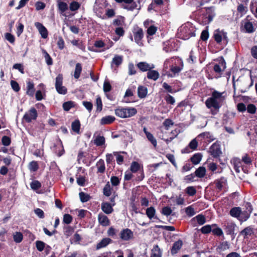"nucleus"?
<instances>
[{
  "instance_id": "f257e3e1",
  "label": "nucleus",
  "mask_w": 257,
  "mask_h": 257,
  "mask_svg": "<svg viewBox=\"0 0 257 257\" xmlns=\"http://www.w3.org/2000/svg\"><path fill=\"white\" fill-rule=\"evenodd\" d=\"M183 62L181 59L177 57H173L166 59L164 63L163 70L166 72L163 75L170 77L178 76L183 70Z\"/></svg>"
},
{
  "instance_id": "f03ea898",
  "label": "nucleus",
  "mask_w": 257,
  "mask_h": 257,
  "mask_svg": "<svg viewBox=\"0 0 257 257\" xmlns=\"http://www.w3.org/2000/svg\"><path fill=\"white\" fill-rule=\"evenodd\" d=\"M223 93L214 90L212 92L211 96L205 101L206 106L210 109L211 113L213 115L216 114L223 105L225 100V97L223 96Z\"/></svg>"
},
{
  "instance_id": "7ed1b4c3",
  "label": "nucleus",
  "mask_w": 257,
  "mask_h": 257,
  "mask_svg": "<svg viewBox=\"0 0 257 257\" xmlns=\"http://www.w3.org/2000/svg\"><path fill=\"white\" fill-rule=\"evenodd\" d=\"M195 28L190 23L182 25L178 30V35L182 39L188 40L195 36Z\"/></svg>"
},
{
  "instance_id": "20e7f679",
  "label": "nucleus",
  "mask_w": 257,
  "mask_h": 257,
  "mask_svg": "<svg viewBox=\"0 0 257 257\" xmlns=\"http://www.w3.org/2000/svg\"><path fill=\"white\" fill-rule=\"evenodd\" d=\"M137 113L135 108L118 107L115 109V115L121 118L130 117Z\"/></svg>"
},
{
  "instance_id": "39448f33",
  "label": "nucleus",
  "mask_w": 257,
  "mask_h": 257,
  "mask_svg": "<svg viewBox=\"0 0 257 257\" xmlns=\"http://www.w3.org/2000/svg\"><path fill=\"white\" fill-rule=\"evenodd\" d=\"M215 42L218 44L226 45L228 43L227 33L222 30H216L213 33Z\"/></svg>"
},
{
  "instance_id": "423d86ee",
  "label": "nucleus",
  "mask_w": 257,
  "mask_h": 257,
  "mask_svg": "<svg viewBox=\"0 0 257 257\" xmlns=\"http://www.w3.org/2000/svg\"><path fill=\"white\" fill-rule=\"evenodd\" d=\"M63 76L62 74H59L55 79V86L57 92L62 95H65L67 93V88L63 86Z\"/></svg>"
},
{
  "instance_id": "0eeeda50",
  "label": "nucleus",
  "mask_w": 257,
  "mask_h": 257,
  "mask_svg": "<svg viewBox=\"0 0 257 257\" xmlns=\"http://www.w3.org/2000/svg\"><path fill=\"white\" fill-rule=\"evenodd\" d=\"M38 117L37 110L32 107L28 112H26L23 117V119L27 123H30L32 120H36Z\"/></svg>"
},
{
  "instance_id": "6e6552de",
  "label": "nucleus",
  "mask_w": 257,
  "mask_h": 257,
  "mask_svg": "<svg viewBox=\"0 0 257 257\" xmlns=\"http://www.w3.org/2000/svg\"><path fill=\"white\" fill-rule=\"evenodd\" d=\"M119 237L124 241H128L134 238V233L129 228L123 229L120 232Z\"/></svg>"
},
{
  "instance_id": "1a4fd4ad",
  "label": "nucleus",
  "mask_w": 257,
  "mask_h": 257,
  "mask_svg": "<svg viewBox=\"0 0 257 257\" xmlns=\"http://www.w3.org/2000/svg\"><path fill=\"white\" fill-rule=\"evenodd\" d=\"M209 152L211 155L214 158L219 157L222 153L220 146L217 143H214L211 146L209 149Z\"/></svg>"
},
{
  "instance_id": "9d476101",
  "label": "nucleus",
  "mask_w": 257,
  "mask_h": 257,
  "mask_svg": "<svg viewBox=\"0 0 257 257\" xmlns=\"http://www.w3.org/2000/svg\"><path fill=\"white\" fill-rule=\"evenodd\" d=\"M117 3H124L126 4H128V5L125 6L124 7L125 9H126L128 11H133L135 9H136L138 7V5L134 0H114Z\"/></svg>"
},
{
  "instance_id": "9b49d317",
  "label": "nucleus",
  "mask_w": 257,
  "mask_h": 257,
  "mask_svg": "<svg viewBox=\"0 0 257 257\" xmlns=\"http://www.w3.org/2000/svg\"><path fill=\"white\" fill-rule=\"evenodd\" d=\"M224 229L227 234H234L236 224L233 222L228 221L224 224Z\"/></svg>"
},
{
  "instance_id": "f8f14e48",
  "label": "nucleus",
  "mask_w": 257,
  "mask_h": 257,
  "mask_svg": "<svg viewBox=\"0 0 257 257\" xmlns=\"http://www.w3.org/2000/svg\"><path fill=\"white\" fill-rule=\"evenodd\" d=\"M231 163L233 164V168L236 173L240 172V168H242V171L245 173V171L242 167V162L241 160L238 158H234L231 161Z\"/></svg>"
},
{
  "instance_id": "ddd939ff",
  "label": "nucleus",
  "mask_w": 257,
  "mask_h": 257,
  "mask_svg": "<svg viewBox=\"0 0 257 257\" xmlns=\"http://www.w3.org/2000/svg\"><path fill=\"white\" fill-rule=\"evenodd\" d=\"M98 221L99 223L103 226H107L110 224V220L108 219V217L102 213L98 214Z\"/></svg>"
},
{
  "instance_id": "4468645a",
  "label": "nucleus",
  "mask_w": 257,
  "mask_h": 257,
  "mask_svg": "<svg viewBox=\"0 0 257 257\" xmlns=\"http://www.w3.org/2000/svg\"><path fill=\"white\" fill-rule=\"evenodd\" d=\"M58 10L61 15H64L65 12L69 9L67 4L61 0H57Z\"/></svg>"
},
{
  "instance_id": "2eb2a0df",
  "label": "nucleus",
  "mask_w": 257,
  "mask_h": 257,
  "mask_svg": "<svg viewBox=\"0 0 257 257\" xmlns=\"http://www.w3.org/2000/svg\"><path fill=\"white\" fill-rule=\"evenodd\" d=\"M35 26L38 30L41 37L44 39L47 38L48 35V31L43 24L39 22H36Z\"/></svg>"
},
{
  "instance_id": "dca6fc26",
  "label": "nucleus",
  "mask_w": 257,
  "mask_h": 257,
  "mask_svg": "<svg viewBox=\"0 0 257 257\" xmlns=\"http://www.w3.org/2000/svg\"><path fill=\"white\" fill-rule=\"evenodd\" d=\"M134 33L135 41L140 46L143 44L142 39L144 37V33L142 28H138L137 30Z\"/></svg>"
},
{
  "instance_id": "f3484780",
  "label": "nucleus",
  "mask_w": 257,
  "mask_h": 257,
  "mask_svg": "<svg viewBox=\"0 0 257 257\" xmlns=\"http://www.w3.org/2000/svg\"><path fill=\"white\" fill-rule=\"evenodd\" d=\"M53 148H54V151L58 157H61L64 153L65 151L62 142L60 140L58 143L54 144Z\"/></svg>"
},
{
  "instance_id": "a211bd4d",
  "label": "nucleus",
  "mask_w": 257,
  "mask_h": 257,
  "mask_svg": "<svg viewBox=\"0 0 257 257\" xmlns=\"http://www.w3.org/2000/svg\"><path fill=\"white\" fill-rule=\"evenodd\" d=\"M137 66L142 72L148 71L154 68L153 65L151 66L146 62H140L137 64Z\"/></svg>"
},
{
  "instance_id": "6ab92c4d",
  "label": "nucleus",
  "mask_w": 257,
  "mask_h": 257,
  "mask_svg": "<svg viewBox=\"0 0 257 257\" xmlns=\"http://www.w3.org/2000/svg\"><path fill=\"white\" fill-rule=\"evenodd\" d=\"M112 242V240L108 237L103 238L100 242L97 243L96 249L97 250L104 248Z\"/></svg>"
},
{
  "instance_id": "aec40b11",
  "label": "nucleus",
  "mask_w": 257,
  "mask_h": 257,
  "mask_svg": "<svg viewBox=\"0 0 257 257\" xmlns=\"http://www.w3.org/2000/svg\"><path fill=\"white\" fill-rule=\"evenodd\" d=\"M114 155L113 154H109L107 153L106 155V162L107 166L112 169L114 168L115 164V160L114 158Z\"/></svg>"
},
{
  "instance_id": "412c9836",
  "label": "nucleus",
  "mask_w": 257,
  "mask_h": 257,
  "mask_svg": "<svg viewBox=\"0 0 257 257\" xmlns=\"http://www.w3.org/2000/svg\"><path fill=\"white\" fill-rule=\"evenodd\" d=\"M101 208L102 210L107 214L111 213L113 211V206L110 203L107 202H102Z\"/></svg>"
},
{
  "instance_id": "4be33fe9",
  "label": "nucleus",
  "mask_w": 257,
  "mask_h": 257,
  "mask_svg": "<svg viewBox=\"0 0 257 257\" xmlns=\"http://www.w3.org/2000/svg\"><path fill=\"white\" fill-rule=\"evenodd\" d=\"M183 245V241L179 239L176 241H175L171 249V252L172 254H176L178 251L181 248Z\"/></svg>"
},
{
  "instance_id": "5701e85b",
  "label": "nucleus",
  "mask_w": 257,
  "mask_h": 257,
  "mask_svg": "<svg viewBox=\"0 0 257 257\" xmlns=\"http://www.w3.org/2000/svg\"><path fill=\"white\" fill-rule=\"evenodd\" d=\"M174 40L171 39L164 43L163 50L166 52H171L174 50Z\"/></svg>"
},
{
  "instance_id": "b1692460",
  "label": "nucleus",
  "mask_w": 257,
  "mask_h": 257,
  "mask_svg": "<svg viewBox=\"0 0 257 257\" xmlns=\"http://www.w3.org/2000/svg\"><path fill=\"white\" fill-rule=\"evenodd\" d=\"M227 180L224 177H221L215 181V184L217 189L220 191L226 185Z\"/></svg>"
},
{
  "instance_id": "393cba45",
  "label": "nucleus",
  "mask_w": 257,
  "mask_h": 257,
  "mask_svg": "<svg viewBox=\"0 0 257 257\" xmlns=\"http://www.w3.org/2000/svg\"><path fill=\"white\" fill-rule=\"evenodd\" d=\"M35 92L34 84L33 82L29 81L27 82L26 94L30 96H33Z\"/></svg>"
},
{
  "instance_id": "a878e982",
  "label": "nucleus",
  "mask_w": 257,
  "mask_h": 257,
  "mask_svg": "<svg viewBox=\"0 0 257 257\" xmlns=\"http://www.w3.org/2000/svg\"><path fill=\"white\" fill-rule=\"evenodd\" d=\"M115 118L113 116L107 115L103 117L100 119V124L101 125L110 124L113 122Z\"/></svg>"
},
{
  "instance_id": "bb28decb",
  "label": "nucleus",
  "mask_w": 257,
  "mask_h": 257,
  "mask_svg": "<svg viewBox=\"0 0 257 257\" xmlns=\"http://www.w3.org/2000/svg\"><path fill=\"white\" fill-rule=\"evenodd\" d=\"M159 73L157 71L152 69H150L147 73V78L154 81L157 80L159 78Z\"/></svg>"
},
{
  "instance_id": "cd10ccee",
  "label": "nucleus",
  "mask_w": 257,
  "mask_h": 257,
  "mask_svg": "<svg viewBox=\"0 0 257 257\" xmlns=\"http://www.w3.org/2000/svg\"><path fill=\"white\" fill-rule=\"evenodd\" d=\"M148 93L147 87L144 86H139L138 88V95L140 98H145Z\"/></svg>"
},
{
  "instance_id": "c85d7f7f",
  "label": "nucleus",
  "mask_w": 257,
  "mask_h": 257,
  "mask_svg": "<svg viewBox=\"0 0 257 257\" xmlns=\"http://www.w3.org/2000/svg\"><path fill=\"white\" fill-rule=\"evenodd\" d=\"M253 233V228L251 226H247L243 229L240 234L243 236L244 238H247Z\"/></svg>"
},
{
  "instance_id": "c756f323",
  "label": "nucleus",
  "mask_w": 257,
  "mask_h": 257,
  "mask_svg": "<svg viewBox=\"0 0 257 257\" xmlns=\"http://www.w3.org/2000/svg\"><path fill=\"white\" fill-rule=\"evenodd\" d=\"M96 166L97 168V173L103 174L105 171V166L104 161L102 159H100L96 163Z\"/></svg>"
},
{
  "instance_id": "7c9ffc66",
  "label": "nucleus",
  "mask_w": 257,
  "mask_h": 257,
  "mask_svg": "<svg viewBox=\"0 0 257 257\" xmlns=\"http://www.w3.org/2000/svg\"><path fill=\"white\" fill-rule=\"evenodd\" d=\"M80 125L81 124L79 120L76 119L72 122L71 124V128L74 132L77 134H79Z\"/></svg>"
},
{
  "instance_id": "2f4dec72",
  "label": "nucleus",
  "mask_w": 257,
  "mask_h": 257,
  "mask_svg": "<svg viewBox=\"0 0 257 257\" xmlns=\"http://www.w3.org/2000/svg\"><path fill=\"white\" fill-rule=\"evenodd\" d=\"M250 214V211H246L245 210L243 211H240V214L238 217V220L241 222L245 221L247 220Z\"/></svg>"
},
{
  "instance_id": "473e14b6",
  "label": "nucleus",
  "mask_w": 257,
  "mask_h": 257,
  "mask_svg": "<svg viewBox=\"0 0 257 257\" xmlns=\"http://www.w3.org/2000/svg\"><path fill=\"white\" fill-rule=\"evenodd\" d=\"M14 241L17 243H20L23 239V233L20 231H16L13 234Z\"/></svg>"
},
{
  "instance_id": "72a5a7b5",
  "label": "nucleus",
  "mask_w": 257,
  "mask_h": 257,
  "mask_svg": "<svg viewBox=\"0 0 257 257\" xmlns=\"http://www.w3.org/2000/svg\"><path fill=\"white\" fill-rule=\"evenodd\" d=\"M63 230L64 235L66 238H68L74 232V228L69 225L64 226L63 227Z\"/></svg>"
},
{
  "instance_id": "f704fd0d",
  "label": "nucleus",
  "mask_w": 257,
  "mask_h": 257,
  "mask_svg": "<svg viewBox=\"0 0 257 257\" xmlns=\"http://www.w3.org/2000/svg\"><path fill=\"white\" fill-rule=\"evenodd\" d=\"M82 67L81 64L79 63H77L76 64L74 73V75H73L75 79H77L80 77L81 73L82 72Z\"/></svg>"
},
{
  "instance_id": "c9c22d12",
  "label": "nucleus",
  "mask_w": 257,
  "mask_h": 257,
  "mask_svg": "<svg viewBox=\"0 0 257 257\" xmlns=\"http://www.w3.org/2000/svg\"><path fill=\"white\" fill-rule=\"evenodd\" d=\"M206 174V169L204 167H200L195 172V176L198 178H203Z\"/></svg>"
},
{
  "instance_id": "e433bc0d",
  "label": "nucleus",
  "mask_w": 257,
  "mask_h": 257,
  "mask_svg": "<svg viewBox=\"0 0 257 257\" xmlns=\"http://www.w3.org/2000/svg\"><path fill=\"white\" fill-rule=\"evenodd\" d=\"M241 208L239 207H235L231 208L230 210V215L234 217H236L238 219L239 216L240 214Z\"/></svg>"
},
{
  "instance_id": "4c0bfd02",
  "label": "nucleus",
  "mask_w": 257,
  "mask_h": 257,
  "mask_svg": "<svg viewBox=\"0 0 257 257\" xmlns=\"http://www.w3.org/2000/svg\"><path fill=\"white\" fill-rule=\"evenodd\" d=\"M75 103L72 101H68L63 103L62 107L63 109L66 111H68L72 108L74 107Z\"/></svg>"
},
{
  "instance_id": "58836bf2",
  "label": "nucleus",
  "mask_w": 257,
  "mask_h": 257,
  "mask_svg": "<svg viewBox=\"0 0 257 257\" xmlns=\"http://www.w3.org/2000/svg\"><path fill=\"white\" fill-rule=\"evenodd\" d=\"M112 188L110 186V185L108 182L104 186L103 189V193L104 195L106 196H110L111 194Z\"/></svg>"
},
{
  "instance_id": "ea45409f",
  "label": "nucleus",
  "mask_w": 257,
  "mask_h": 257,
  "mask_svg": "<svg viewBox=\"0 0 257 257\" xmlns=\"http://www.w3.org/2000/svg\"><path fill=\"white\" fill-rule=\"evenodd\" d=\"M141 166L140 164L136 161H133L131 165L130 170L133 173H136L140 171Z\"/></svg>"
},
{
  "instance_id": "a19ab883",
  "label": "nucleus",
  "mask_w": 257,
  "mask_h": 257,
  "mask_svg": "<svg viewBox=\"0 0 257 257\" xmlns=\"http://www.w3.org/2000/svg\"><path fill=\"white\" fill-rule=\"evenodd\" d=\"M151 257H161V249L158 245L154 246Z\"/></svg>"
},
{
  "instance_id": "79ce46f5",
  "label": "nucleus",
  "mask_w": 257,
  "mask_h": 257,
  "mask_svg": "<svg viewBox=\"0 0 257 257\" xmlns=\"http://www.w3.org/2000/svg\"><path fill=\"white\" fill-rule=\"evenodd\" d=\"M105 139L103 136H98L94 140V143L96 146H101L105 144Z\"/></svg>"
},
{
  "instance_id": "37998d69",
  "label": "nucleus",
  "mask_w": 257,
  "mask_h": 257,
  "mask_svg": "<svg viewBox=\"0 0 257 257\" xmlns=\"http://www.w3.org/2000/svg\"><path fill=\"white\" fill-rule=\"evenodd\" d=\"M30 185L31 189L34 191H37L42 187L41 182L37 180H33L32 182L30 183Z\"/></svg>"
},
{
  "instance_id": "c03bdc74",
  "label": "nucleus",
  "mask_w": 257,
  "mask_h": 257,
  "mask_svg": "<svg viewBox=\"0 0 257 257\" xmlns=\"http://www.w3.org/2000/svg\"><path fill=\"white\" fill-rule=\"evenodd\" d=\"M123 58L121 56L115 55L112 59L111 66L114 64L116 66L120 65L122 62Z\"/></svg>"
},
{
  "instance_id": "a18cd8bd",
  "label": "nucleus",
  "mask_w": 257,
  "mask_h": 257,
  "mask_svg": "<svg viewBox=\"0 0 257 257\" xmlns=\"http://www.w3.org/2000/svg\"><path fill=\"white\" fill-rule=\"evenodd\" d=\"M29 169L31 172H36L39 169V165L37 161H33L29 164Z\"/></svg>"
},
{
  "instance_id": "49530a36",
  "label": "nucleus",
  "mask_w": 257,
  "mask_h": 257,
  "mask_svg": "<svg viewBox=\"0 0 257 257\" xmlns=\"http://www.w3.org/2000/svg\"><path fill=\"white\" fill-rule=\"evenodd\" d=\"M244 28L247 33H251L254 31L253 25L250 22H245L244 24Z\"/></svg>"
},
{
  "instance_id": "de8ad7c7",
  "label": "nucleus",
  "mask_w": 257,
  "mask_h": 257,
  "mask_svg": "<svg viewBox=\"0 0 257 257\" xmlns=\"http://www.w3.org/2000/svg\"><path fill=\"white\" fill-rule=\"evenodd\" d=\"M225 68V64L224 62H222L219 64H215L214 66V71L216 73H220L222 71H223Z\"/></svg>"
},
{
  "instance_id": "09e8293b",
  "label": "nucleus",
  "mask_w": 257,
  "mask_h": 257,
  "mask_svg": "<svg viewBox=\"0 0 257 257\" xmlns=\"http://www.w3.org/2000/svg\"><path fill=\"white\" fill-rule=\"evenodd\" d=\"M80 4L76 1H72L69 5V8L71 11H76L80 9Z\"/></svg>"
},
{
  "instance_id": "8fccbe9b",
  "label": "nucleus",
  "mask_w": 257,
  "mask_h": 257,
  "mask_svg": "<svg viewBox=\"0 0 257 257\" xmlns=\"http://www.w3.org/2000/svg\"><path fill=\"white\" fill-rule=\"evenodd\" d=\"M202 159V155L200 154L197 153L194 155L191 158V161L193 164L196 165L200 163Z\"/></svg>"
},
{
  "instance_id": "3c124183",
  "label": "nucleus",
  "mask_w": 257,
  "mask_h": 257,
  "mask_svg": "<svg viewBox=\"0 0 257 257\" xmlns=\"http://www.w3.org/2000/svg\"><path fill=\"white\" fill-rule=\"evenodd\" d=\"M162 2V14L167 13L169 6V0H161Z\"/></svg>"
},
{
  "instance_id": "603ef678",
  "label": "nucleus",
  "mask_w": 257,
  "mask_h": 257,
  "mask_svg": "<svg viewBox=\"0 0 257 257\" xmlns=\"http://www.w3.org/2000/svg\"><path fill=\"white\" fill-rule=\"evenodd\" d=\"M185 192L189 196H193L196 194L197 191L195 187L188 186L185 189Z\"/></svg>"
},
{
  "instance_id": "864d4df0",
  "label": "nucleus",
  "mask_w": 257,
  "mask_h": 257,
  "mask_svg": "<svg viewBox=\"0 0 257 257\" xmlns=\"http://www.w3.org/2000/svg\"><path fill=\"white\" fill-rule=\"evenodd\" d=\"M80 200L82 202H86L90 199V196L89 194L85 193L83 192H80L79 193Z\"/></svg>"
},
{
  "instance_id": "5fc2aeb1",
  "label": "nucleus",
  "mask_w": 257,
  "mask_h": 257,
  "mask_svg": "<svg viewBox=\"0 0 257 257\" xmlns=\"http://www.w3.org/2000/svg\"><path fill=\"white\" fill-rule=\"evenodd\" d=\"M174 122L172 119L167 118L163 122V126L166 130H169L174 125Z\"/></svg>"
},
{
  "instance_id": "6e6d98bb",
  "label": "nucleus",
  "mask_w": 257,
  "mask_h": 257,
  "mask_svg": "<svg viewBox=\"0 0 257 257\" xmlns=\"http://www.w3.org/2000/svg\"><path fill=\"white\" fill-rule=\"evenodd\" d=\"M230 247V244L228 241H225L221 242L218 246V248H219L221 251H225Z\"/></svg>"
},
{
  "instance_id": "4d7b16f0",
  "label": "nucleus",
  "mask_w": 257,
  "mask_h": 257,
  "mask_svg": "<svg viewBox=\"0 0 257 257\" xmlns=\"http://www.w3.org/2000/svg\"><path fill=\"white\" fill-rule=\"evenodd\" d=\"M207 18L208 19V22L210 23L212 21L213 18L215 16V13H214V10H212V9L211 8H208L207 9Z\"/></svg>"
},
{
  "instance_id": "13d9d810",
  "label": "nucleus",
  "mask_w": 257,
  "mask_h": 257,
  "mask_svg": "<svg viewBox=\"0 0 257 257\" xmlns=\"http://www.w3.org/2000/svg\"><path fill=\"white\" fill-rule=\"evenodd\" d=\"M113 155L116 157V161L117 164L120 165L124 161V157L117 152H113Z\"/></svg>"
},
{
  "instance_id": "bf43d9fd",
  "label": "nucleus",
  "mask_w": 257,
  "mask_h": 257,
  "mask_svg": "<svg viewBox=\"0 0 257 257\" xmlns=\"http://www.w3.org/2000/svg\"><path fill=\"white\" fill-rule=\"evenodd\" d=\"M123 18H124L123 17L119 16V17L114 19L113 21V25L115 26H118V27H121L124 23Z\"/></svg>"
},
{
  "instance_id": "052dcab7",
  "label": "nucleus",
  "mask_w": 257,
  "mask_h": 257,
  "mask_svg": "<svg viewBox=\"0 0 257 257\" xmlns=\"http://www.w3.org/2000/svg\"><path fill=\"white\" fill-rule=\"evenodd\" d=\"M214 226H216V224H213L212 225H206L203 226L200 230L202 233L207 234L212 231V227Z\"/></svg>"
},
{
  "instance_id": "680f3d73",
  "label": "nucleus",
  "mask_w": 257,
  "mask_h": 257,
  "mask_svg": "<svg viewBox=\"0 0 257 257\" xmlns=\"http://www.w3.org/2000/svg\"><path fill=\"white\" fill-rule=\"evenodd\" d=\"M196 57L195 55V53L193 50H191L189 55L188 58H187V61L188 63H194L196 62Z\"/></svg>"
},
{
  "instance_id": "e2e57ef3",
  "label": "nucleus",
  "mask_w": 257,
  "mask_h": 257,
  "mask_svg": "<svg viewBox=\"0 0 257 257\" xmlns=\"http://www.w3.org/2000/svg\"><path fill=\"white\" fill-rule=\"evenodd\" d=\"M155 212V208L151 206L147 209L146 214L150 219H152L154 216Z\"/></svg>"
},
{
  "instance_id": "0e129e2a",
  "label": "nucleus",
  "mask_w": 257,
  "mask_h": 257,
  "mask_svg": "<svg viewBox=\"0 0 257 257\" xmlns=\"http://www.w3.org/2000/svg\"><path fill=\"white\" fill-rule=\"evenodd\" d=\"M73 220L72 216L69 214H65L63 215V222L66 224H69Z\"/></svg>"
},
{
  "instance_id": "69168bd1",
  "label": "nucleus",
  "mask_w": 257,
  "mask_h": 257,
  "mask_svg": "<svg viewBox=\"0 0 257 257\" xmlns=\"http://www.w3.org/2000/svg\"><path fill=\"white\" fill-rule=\"evenodd\" d=\"M185 213L188 216H192L195 214L196 212L192 206H189L185 208Z\"/></svg>"
},
{
  "instance_id": "338daca9",
  "label": "nucleus",
  "mask_w": 257,
  "mask_h": 257,
  "mask_svg": "<svg viewBox=\"0 0 257 257\" xmlns=\"http://www.w3.org/2000/svg\"><path fill=\"white\" fill-rule=\"evenodd\" d=\"M45 245V243L42 241L37 240L36 241V247L39 251H42L44 249Z\"/></svg>"
},
{
  "instance_id": "774afa93",
  "label": "nucleus",
  "mask_w": 257,
  "mask_h": 257,
  "mask_svg": "<svg viewBox=\"0 0 257 257\" xmlns=\"http://www.w3.org/2000/svg\"><path fill=\"white\" fill-rule=\"evenodd\" d=\"M96 111L100 112L102 109V102L100 97L98 96L96 99Z\"/></svg>"
}]
</instances>
